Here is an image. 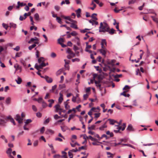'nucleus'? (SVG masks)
Instances as JSON below:
<instances>
[{
    "label": "nucleus",
    "instance_id": "f257e3e1",
    "mask_svg": "<svg viewBox=\"0 0 158 158\" xmlns=\"http://www.w3.org/2000/svg\"><path fill=\"white\" fill-rule=\"evenodd\" d=\"M103 24L102 22L100 23V26L99 27V32H105L108 31V29H110V27L106 23V22H103Z\"/></svg>",
    "mask_w": 158,
    "mask_h": 158
},
{
    "label": "nucleus",
    "instance_id": "f03ea898",
    "mask_svg": "<svg viewBox=\"0 0 158 158\" xmlns=\"http://www.w3.org/2000/svg\"><path fill=\"white\" fill-rule=\"evenodd\" d=\"M46 66V64L43 62L40 65H37V64H36L35 65V68L37 69L38 70L39 69H41L44 67Z\"/></svg>",
    "mask_w": 158,
    "mask_h": 158
},
{
    "label": "nucleus",
    "instance_id": "7ed1b4c3",
    "mask_svg": "<svg viewBox=\"0 0 158 158\" xmlns=\"http://www.w3.org/2000/svg\"><path fill=\"white\" fill-rule=\"evenodd\" d=\"M15 119L19 123H22L23 119L21 118L20 116L18 114L16 115Z\"/></svg>",
    "mask_w": 158,
    "mask_h": 158
},
{
    "label": "nucleus",
    "instance_id": "20e7f679",
    "mask_svg": "<svg viewBox=\"0 0 158 158\" xmlns=\"http://www.w3.org/2000/svg\"><path fill=\"white\" fill-rule=\"evenodd\" d=\"M60 40L61 41V42H64V40L62 38H60L58 40V44L61 45V47L63 48H65L67 46L66 45H65L63 43H62L61 42H60Z\"/></svg>",
    "mask_w": 158,
    "mask_h": 158
},
{
    "label": "nucleus",
    "instance_id": "39448f33",
    "mask_svg": "<svg viewBox=\"0 0 158 158\" xmlns=\"http://www.w3.org/2000/svg\"><path fill=\"white\" fill-rule=\"evenodd\" d=\"M66 52L67 53L72 55L73 57H74L75 56V54L73 52L71 49L69 48H67L66 51Z\"/></svg>",
    "mask_w": 158,
    "mask_h": 158
},
{
    "label": "nucleus",
    "instance_id": "423d86ee",
    "mask_svg": "<svg viewBox=\"0 0 158 158\" xmlns=\"http://www.w3.org/2000/svg\"><path fill=\"white\" fill-rule=\"evenodd\" d=\"M126 129L127 131H135L134 128L133 127L132 125L131 124H130L128 126Z\"/></svg>",
    "mask_w": 158,
    "mask_h": 158
},
{
    "label": "nucleus",
    "instance_id": "0eeeda50",
    "mask_svg": "<svg viewBox=\"0 0 158 158\" xmlns=\"http://www.w3.org/2000/svg\"><path fill=\"white\" fill-rule=\"evenodd\" d=\"M45 79L46 81L48 83H51L53 81L52 79L51 78L47 76H45Z\"/></svg>",
    "mask_w": 158,
    "mask_h": 158
},
{
    "label": "nucleus",
    "instance_id": "6e6552de",
    "mask_svg": "<svg viewBox=\"0 0 158 158\" xmlns=\"http://www.w3.org/2000/svg\"><path fill=\"white\" fill-rule=\"evenodd\" d=\"M100 53L102 54V55L104 56L105 57L106 56V49H100L99 50Z\"/></svg>",
    "mask_w": 158,
    "mask_h": 158
},
{
    "label": "nucleus",
    "instance_id": "1a4fd4ad",
    "mask_svg": "<svg viewBox=\"0 0 158 158\" xmlns=\"http://www.w3.org/2000/svg\"><path fill=\"white\" fill-rule=\"evenodd\" d=\"M94 82H95V84L96 85V86L97 87H99V89H100V90H101L102 89L101 88V84H100V81H97L95 80L94 81Z\"/></svg>",
    "mask_w": 158,
    "mask_h": 158
},
{
    "label": "nucleus",
    "instance_id": "9d476101",
    "mask_svg": "<svg viewBox=\"0 0 158 158\" xmlns=\"http://www.w3.org/2000/svg\"><path fill=\"white\" fill-rule=\"evenodd\" d=\"M107 123V121H106L105 123L101 127H100L99 128V129L100 130H103L104 128H106L107 127L106 124Z\"/></svg>",
    "mask_w": 158,
    "mask_h": 158
},
{
    "label": "nucleus",
    "instance_id": "9b49d317",
    "mask_svg": "<svg viewBox=\"0 0 158 158\" xmlns=\"http://www.w3.org/2000/svg\"><path fill=\"white\" fill-rule=\"evenodd\" d=\"M107 121H109L110 124L111 125H114L115 123H118L116 121L110 118L108 119Z\"/></svg>",
    "mask_w": 158,
    "mask_h": 158
},
{
    "label": "nucleus",
    "instance_id": "f8f14e48",
    "mask_svg": "<svg viewBox=\"0 0 158 158\" xmlns=\"http://www.w3.org/2000/svg\"><path fill=\"white\" fill-rule=\"evenodd\" d=\"M108 31H107V32H108L110 34L112 35L114 33L115 30L113 28H112L110 31V29H108Z\"/></svg>",
    "mask_w": 158,
    "mask_h": 158
},
{
    "label": "nucleus",
    "instance_id": "ddd939ff",
    "mask_svg": "<svg viewBox=\"0 0 158 158\" xmlns=\"http://www.w3.org/2000/svg\"><path fill=\"white\" fill-rule=\"evenodd\" d=\"M128 91V90L124 91L123 92L121 93V95H123L125 97H129L130 96V94H125V93L126 92H127Z\"/></svg>",
    "mask_w": 158,
    "mask_h": 158
},
{
    "label": "nucleus",
    "instance_id": "4468645a",
    "mask_svg": "<svg viewBox=\"0 0 158 158\" xmlns=\"http://www.w3.org/2000/svg\"><path fill=\"white\" fill-rule=\"evenodd\" d=\"M75 23H71L70 27L76 29H78V27H77V26L75 24Z\"/></svg>",
    "mask_w": 158,
    "mask_h": 158
},
{
    "label": "nucleus",
    "instance_id": "2eb2a0df",
    "mask_svg": "<svg viewBox=\"0 0 158 158\" xmlns=\"http://www.w3.org/2000/svg\"><path fill=\"white\" fill-rule=\"evenodd\" d=\"M15 81L17 84H20L22 82V79L20 77H18L17 79L15 80Z\"/></svg>",
    "mask_w": 158,
    "mask_h": 158
},
{
    "label": "nucleus",
    "instance_id": "dca6fc26",
    "mask_svg": "<svg viewBox=\"0 0 158 158\" xmlns=\"http://www.w3.org/2000/svg\"><path fill=\"white\" fill-rule=\"evenodd\" d=\"M54 133V131L53 130L49 129H47L45 132V133L47 134L49 133L53 134Z\"/></svg>",
    "mask_w": 158,
    "mask_h": 158
},
{
    "label": "nucleus",
    "instance_id": "f3484780",
    "mask_svg": "<svg viewBox=\"0 0 158 158\" xmlns=\"http://www.w3.org/2000/svg\"><path fill=\"white\" fill-rule=\"evenodd\" d=\"M10 27L11 28H16L17 25L16 24H15L13 23H10Z\"/></svg>",
    "mask_w": 158,
    "mask_h": 158
},
{
    "label": "nucleus",
    "instance_id": "a211bd4d",
    "mask_svg": "<svg viewBox=\"0 0 158 158\" xmlns=\"http://www.w3.org/2000/svg\"><path fill=\"white\" fill-rule=\"evenodd\" d=\"M48 101L50 103L48 105V106L50 107H52V104L54 102V100L53 99H49L48 100Z\"/></svg>",
    "mask_w": 158,
    "mask_h": 158
},
{
    "label": "nucleus",
    "instance_id": "6ab92c4d",
    "mask_svg": "<svg viewBox=\"0 0 158 158\" xmlns=\"http://www.w3.org/2000/svg\"><path fill=\"white\" fill-rule=\"evenodd\" d=\"M106 154L108 155V158H113V157L114 154L111 153L109 152H106Z\"/></svg>",
    "mask_w": 158,
    "mask_h": 158
},
{
    "label": "nucleus",
    "instance_id": "aec40b11",
    "mask_svg": "<svg viewBox=\"0 0 158 158\" xmlns=\"http://www.w3.org/2000/svg\"><path fill=\"white\" fill-rule=\"evenodd\" d=\"M12 150L10 148H8L6 152V153L8 154V156L11 154Z\"/></svg>",
    "mask_w": 158,
    "mask_h": 158
},
{
    "label": "nucleus",
    "instance_id": "412c9836",
    "mask_svg": "<svg viewBox=\"0 0 158 158\" xmlns=\"http://www.w3.org/2000/svg\"><path fill=\"white\" fill-rule=\"evenodd\" d=\"M147 13H152L156 15V14L155 12V11L152 9H149L148 10V12Z\"/></svg>",
    "mask_w": 158,
    "mask_h": 158
},
{
    "label": "nucleus",
    "instance_id": "4be33fe9",
    "mask_svg": "<svg viewBox=\"0 0 158 158\" xmlns=\"http://www.w3.org/2000/svg\"><path fill=\"white\" fill-rule=\"evenodd\" d=\"M11 98L10 97L7 98L6 100V102L7 104H9L10 103Z\"/></svg>",
    "mask_w": 158,
    "mask_h": 158
},
{
    "label": "nucleus",
    "instance_id": "5701e85b",
    "mask_svg": "<svg viewBox=\"0 0 158 158\" xmlns=\"http://www.w3.org/2000/svg\"><path fill=\"white\" fill-rule=\"evenodd\" d=\"M34 18L36 20H39V15L37 13H35V14Z\"/></svg>",
    "mask_w": 158,
    "mask_h": 158
},
{
    "label": "nucleus",
    "instance_id": "b1692460",
    "mask_svg": "<svg viewBox=\"0 0 158 158\" xmlns=\"http://www.w3.org/2000/svg\"><path fill=\"white\" fill-rule=\"evenodd\" d=\"M152 18V20L156 23H158V18H157L155 17L154 16H151V17Z\"/></svg>",
    "mask_w": 158,
    "mask_h": 158
},
{
    "label": "nucleus",
    "instance_id": "393cba45",
    "mask_svg": "<svg viewBox=\"0 0 158 158\" xmlns=\"http://www.w3.org/2000/svg\"><path fill=\"white\" fill-rule=\"evenodd\" d=\"M94 15L96 16V15H97V14H96V13H94L92 14L91 17L95 20H97L98 18L94 16Z\"/></svg>",
    "mask_w": 158,
    "mask_h": 158
},
{
    "label": "nucleus",
    "instance_id": "a878e982",
    "mask_svg": "<svg viewBox=\"0 0 158 158\" xmlns=\"http://www.w3.org/2000/svg\"><path fill=\"white\" fill-rule=\"evenodd\" d=\"M61 129L63 132H65L68 129V127L67 126H61Z\"/></svg>",
    "mask_w": 158,
    "mask_h": 158
},
{
    "label": "nucleus",
    "instance_id": "bb28decb",
    "mask_svg": "<svg viewBox=\"0 0 158 158\" xmlns=\"http://www.w3.org/2000/svg\"><path fill=\"white\" fill-rule=\"evenodd\" d=\"M130 89V87L128 85H126L123 88V90L124 91L128 90Z\"/></svg>",
    "mask_w": 158,
    "mask_h": 158
},
{
    "label": "nucleus",
    "instance_id": "cd10ccee",
    "mask_svg": "<svg viewBox=\"0 0 158 158\" xmlns=\"http://www.w3.org/2000/svg\"><path fill=\"white\" fill-rule=\"evenodd\" d=\"M64 107L66 109H68L69 108H70V106L69 105H68V103L67 102H64Z\"/></svg>",
    "mask_w": 158,
    "mask_h": 158
},
{
    "label": "nucleus",
    "instance_id": "c85d7f7f",
    "mask_svg": "<svg viewBox=\"0 0 158 158\" xmlns=\"http://www.w3.org/2000/svg\"><path fill=\"white\" fill-rule=\"evenodd\" d=\"M60 106L59 104H56L55 106L54 107L56 109V112H57L58 111V110L60 109Z\"/></svg>",
    "mask_w": 158,
    "mask_h": 158
},
{
    "label": "nucleus",
    "instance_id": "c756f323",
    "mask_svg": "<svg viewBox=\"0 0 158 158\" xmlns=\"http://www.w3.org/2000/svg\"><path fill=\"white\" fill-rule=\"evenodd\" d=\"M48 106V105L44 101L42 102V106L43 107V108H45L46 107Z\"/></svg>",
    "mask_w": 158,
    "mask_h": 158
},
{
    "label": "nucleus",
    "instance_id": "7c9ffc66",
    "mask_svg": "<svg viewBox=\"0 0 158 158\" xmlns=\"http://www.w3.org/2000/svg\"><path fill=\"white\" fill-rule=\"evenodd\" d=\"M75 116V115L72 114H71L69 115V117L68 119V122H69L70 120L72 118H73Z\"/></svg>",
    "mask_w": 158,
    "mask_h": 158
},
{
    "label": "nucleus",
    "instance_id": "2f4dec72",
    "mask_svg": "<svg viewBox=\"0 0 158 158\" xmlns=\"http://www.w3.org/2000/svg\"><path fill=\"white\" fill-rule=\"evenodd\" d=\"M36 45L35 44H33L31 46H29L28 47V49L29 50H31L32 48H34Z\"/></svg>",
    "mask_w": 158,
    "mask_h": 158
},
{
    "label": "nucleus",
    "instance_id": "473e14b6",
    "mask_svg": "<svg viewBox=\"0 0 158 158\" xmlns=\"http://www.w3.org/2000/svg\"><path fill=\"white\" fill-rule=\"evenodd\" d=\"M6 123V122L5 120L2 119H0V125H2L4 123Z\"/></svg>",
    "mask_w": 158,
    "mask_h": 158
},
{
    "label": "nucleus",
    "instance_id": "72a5a7b5",
    "mask_svg": "<svg viewBox=\"0 0 158 158\" xmlns=\"http://www.w3.org/2000/svg\"><path fill=\"white\" fill-rule=\"evenodd\" d=\"M88 138L90 139L92 141H96L97 140V139L93 138L91 135H89V136H88Z\"/></svg>",
    "mask_w": 158,
    "mask_h": 158
},
{
    "label": "nucleus",
    "instance_id": "f704fd0d",
    "mask_svg": "<svg viewBox=\"0 0 158 158\" xmlns=\"http://www.w3.org/2000/svg\"><path fill=\"white\" fill-rule=\"evenodd\" d=\"M32 122V120L31 119H27L26 121L25 122V124H29V123H31Z\"/></svg>",
    "mask_w": 158,
    "mask_h": 158
},
{
    "label": "nucleus",
    "instance_id": "c9c22d12",
    "mask_svg": "<svg viewBox=\"0 0 158 158\" xmlns=\"http://www.w3.org/2000/svg\"><path fill=\"white\" fill-rule=\"evenodd\" d=\"M56 19L57 20V22L59 23L60 24H61L62 23V22L61 21V19L59 17H56Z\"/></svg>",
    "mask_w": 158,
    "mask_h": 158
},
{
    "label": "nucleus",
    "instance_id": "e433bc0d",
    "mask_svg": "<svg viewBox=\"0 0 158 158\" xmlns=\"http://www.w3.org/2000/svg\"><path fill=\"white\" fill-rule=\"evenodd\" d=\"M88 33H93L92 32L89 31V32H87V33H86L85 34V35L86 36H87V37H84V40H86L88 38H89V35H88Z\"/></svg>",
    "mask_w": 158,
    "mask_h": 158
},
{
    "label": "nucleus",
    "instance_id": "4c0bfd02",
    "mask_svg": "<svg viewBox=\"0 0 158 158\" xmlns=\"http://www.w3.org/2000/svg\"><path fill=\"white\" fill-rule=\"evenodd\" d=\"M65 86L64 84L60 85H59V89H61L65 87Z\"/></svg>",
    "mask_w": 158,
    "mask_h": 158
},
{
    "label": "nucleus",
    "instance_id": "58836bf2",
    "mask_svg": "<svg viewBox=\"0 0 158 158\" xmlns=\"http://www.w3.org/2000/svg\"><path fill=\"white\" fill-rule=\"evenodd\" d=\"M21 54H22V52H17L15 54V57H19L21 56Z\"/></svg>",
    "mask_w": 158,
    "mask_h": 158
},
{
    "label": "nucleus",
    "instance_id": "ea45409f",
    "mask_svg": "<svg viewBox=\"0 0 158 158\" xmlns=\"http://www.w3.org/2000/svg\"><path fill=\"white\" fill-rule=\"evenodd\" d=\"M136 75H138L139 73V76H141V73L140 72L139 69H136Z\"/></svg>",
    "mask_w": 158,
    "mask_h": 158
},
{
    "label": "nucleus",
    "instance_id": "a19ab883",
    "mask_svg": "<svg viewBox=\"0 0 158 158\" xmlns=\"http://www.w3.org/2000/svg\"><path fill=\"white\" fill-rule=\"evenodd\" d=\"M71 35L73 36H76L77 35V33L75 31H73L70 33Z\"/></svg>",
    "mask_w": 158,
    "mask_h": 158
},
{
    "label": "nucleus",
    "instance_id": "79ce46f5",
    "mask_svg": "<svg viewBox=\"0 0 158 158\" xmlns=\"http://www.w3.org/2000/svg\"><path fill=\"white\" fill-rule=\"evenodd\" d=\"M80 60L78 58H75L72 59V61L73 62H74L75 61L79 62Z\"/></svg>",
    "mask_w": 158,
    "mask_h": 158
},
{
    "label": "nucleus",
    "instance_id": "37998d69",
    "mask_svg": "<svg viewBox=\"0 0 158 158\" xmlns=\"http://www.w3.org/2000/svg\"><path fill=\"white\" fill-rule=\"evenodd\" d=\"M73 49L74 50L75 52L77 50H79V48L75 45L73 46Z\"/></svg>",
    "mask_w": 158,
    "mask_h": 158
},
{
    "label": "nucleus",
    "instance_id": "c03bdc74",
    "mask_svg": "<svg viewBox=\"0 0 158 158\" xmlns=\"http://www.w3.org/2000/svg\"><path fill=\"white\" fill-rule=\"evenodd\" d=\"M35 41V40L34 38H31L30 40L28 41V43L29 44H31L33 42Z\"/></svg>",
    "mask_w": 158,
    "mask_h": 158
},
{
    "label": "nucleus",
    "instance_id": "a18cd8bd",
    "mask_svg": "<svg viewBox=\"0 0 158 158\" xmlns=\"http://www.w3.org/2000/svg\"><path fill=\"white\" fill-rule=\"evenodd\" d=\"M61 117L59 116L57 114H56L54 116V118L55 119H56L58 118H60Z\"/></svg>",
    "mask_w": 158,
    "mask_h": 158
},
{
    "label": "nucleus",
    "instance_id": "49530a36",
    "mask_svg": "<svg viewBox=\"0 0 158 158\" xmlns=\"http://www.w3.org/2000/svg\"><path fill=\"white\" fill-rule=\"evenodd\" d=\"M31 15V12H28L27 13H25L24 15V17H27V16H30V15Z\"/></svg>",
    "mask_w": 158,
    "mask_h": 158
},
{
    "label": "nucleus",
    "instance_id": "de8ad7c7",
    "mask_svg": "<svg viewBox=\"0 0 158 158\" xmlns=\"http://www.w3.org/2000/svg\"><path fill=\"white\" fill-rule=\"evenodd\" d=\"M156 143H149L148 144H143V146H151L152 145H153L155 144Z\"/></svg>",
    "mask_w": 158,
    "mask_h": 158
},
{
    "label": "nucleus",
    "instance_id": "09e8293b",
    "mask_svg": "<svg viewBox=\"0 0 158 158\" xmlns=\"http://www.w3.org/2000/svg\"><path fill=\"white\" fill-rule=\"evenodd\" d=\"M81 10L80 8L78 9L77 10H76V14H81Z\"/></svg>",
    "mask_w": 158,
    "mask_h": 158
},
{
    "label": "nucleus",
    "instance_id": "8fccbe9b",
    "mask_svg": "<svg viewBox=\"0 0 158 158\" xmlns=\"http://www.w3.org/2000/svg\"><path fill=\"white\" fill-rule=\"evenodd\" d=\"M100 115V113H95L94 114L95 116L94 118H97L99 117Z\"/></svg>",
    "mask_w": 158,
    "mask_h": 158
},
{
    "label": "nucleus",
    "instance_id": "3c124183",
    "mask_svg": "<svg viewBox=\"0 0 158 158\" xmlns=\"http://www.w3.org/2000/svg\"><path fill=\"white\" fill-rule=\"evenodd\" d=\"M32 107L33 110L34 111H37V109L36 107L34 105H33L32 106Z\"/></svg>",
    "mask_w": 158,
    "mask_h": 158
},
{
    "label": "nucleus",
    "instance_id": "603ef678",
    "mask_svg": "<svg viewBox=\"0 0 158 158\" xmlns=\"http://www.w3.org/2000/svg\"><path fill=\"white\" fill-rule=\"evenodd\" d=\"M27 18V17H24V18L23 16L21 15H20L19 17V20L20 21H23L24 19H25Z\"/></svg>",
    "mask_w": 158,
    "mask_h": 158
},
{
    "label": "nucleus",
    "instance_id": "864d4df0",
    "mask_svg": "<svg viewBox=\"0 0 158 158\" xmlns=\"http://www.w3.org/2000/svg\"><path fill=\"white\" fill-rule=\"evenodd\" d=\"M36 115L37 117L39 118H40L42 116V114L40 112H38L36 113Z\"/></svg>",
    "mask_w": 158,
    "mask_h": 158
},
{
    "label": "nucleus",
    "instance_id": "5fc2aeb1",
    "mask_svg": "<svg viewBox=\"0 0 158 158\" xmlns=\"http://www.w3.org/2000/svg\"><path fill=\"white\" fill-rule=\"evenodd\" d=\"M19 6L20 7H22L24 6H25L26 5V4L25 3H23V2H20L19 3Z\"/></svg>",
    "mask_w": 158,
    "mask_h": 158
},
{
    "label": "nucleus",
    "instance_id": "6e6d98bb",
    "mask_svg": "<svg viewBox=\"0 0 158 158\" xmlns=\"http://www.w3.org/2000/svg\"><path fill=\"white\" fill-rule=\"evenodd\" d=\"M51 56L52 58H55L56 56V54L54 52H52L51 54Z\"/></svg>",
    "mask_w": 158,
    "mask_h": 158
},
{
    "label": "nucleus",
    "instance_id": "4d7b16f0",
    "mask_svg": "<svg viewBox=\"0 0 158 158\" xmlns=\"http://www.w3.org/2000/svg\"><path fill=\"white\" fill-rule=\"evenodd\" d=\"M56 27V26L51 23L50 25V28L51 29H54Z\"/></svg>",
    "mask_w": 158,
    "mask_h": 158
},
{
    "label": "nucleus",
    "instance_id": "13d9d810",
    "mask_svg": "<svg viewBox=\"0 0 158 158\" xmlns=\"http://www.w3.org/2000/svg\"><path fill=\"white\" fill-rule=\"evenodd\" d=\"M45 131L44 127H42L40 130V132L41 133H43Z\"/></svg>",
    "mask_w": 158,
    "mask_h": 158
},
{
    "label": "nucleus",
    "instance_id": "bf43d9fd",
    "mask_svg": "<svg viewBox=\"0 0 158 158\" xmlns=\"http://www.w3.org/2000/svg\"><path fill=\"white\" fill-rule=\"evenodd\" d=\"M68 155L70 157H71L72 158H73V154L70 151L68 152Z\"/></svg>",
    "mask_w": 158,
    "mask_h": 158
},
{
    "label": "nucleus",
    "instance_id": "052dcab7",
    "mask_svg": "<svg viewBox=\"0 0 158 158\" xmlns=\"http://www.w3.org/2000/svg\"><path fill=\"white\" fill-rule=\"evenodd\" d=\"M55 9L57 11H58L60 9V7L58 6H54Z\"/></svg>",
    "mask_w": 158,
    "mask_h": 158
},
{
    "label": "nucleus",
    "instance_id": "680f3d73",
    "mask_svg": "<svg viewBox=\"0 0 158 158\" xmlns=\"http://www.w3.org/2000/svg\"><path fill=\"white\" fill-rule=\"evenodd\" d=\"M49 119L48 118L44 122V124H47L49 123Z\"/></svg>",
    "mask_w": 158,
    "mask_h": 158
},
{
    "label": "nucleus",
    "instance_id": "e2e57ef3",
    "mask_svg": "<svg viewBox=\"0 0 158 158\" xmlns=\"http://www.w3.org/2000/svg\"><path fill=\"white\" fill-rule=\"evenodd\" d=\"M63 100V97H59L58 99V101L59 103H61L62 102Z\"/></svg>",
    "mask_w": 158,
    "mask_h": 158
},
{
    "label": "nucleus",
    "instance_id": "0e129e2a",
    "mask_svg": "<svg viewBox=\"0 0 158 158\" xmlns=\"http://www.w3.org/2000/svg\"><path fill=\"white\" fill-rule=\"evenodd\" d=\"M122 10V9H119V10H117L116 9V8H115L114 9V11L115 12V13H118V12H119V11H121Z\"/></svg>",
    "mask_w": 158,
    "mask_h": 158
},
{
    "label": "nucleus",
    "instance_id": "69168bd1",
    "mask_svg": "<svg viewBox=\"0 0 158 158\" xmlns=\"http://www.w3.org/2000/svg\"><path fill=\"white\" fill-rule=\"evenodd\" d=\"M20 49V47L19 46H17L15 48H14V50L16 51H18Z\"/></svg>",
    "mask_w": 158,
    "mask_h": 158
},
{
    "label": "nucleus",
    "instance_id": "338daca9",
    "mask_svg": "<svg viewBox=\"0 0 158 158\" xmlns=\"http://www.w3.org/2000/svg\"><path fill=\"white\" fill-rule=\"evenodd\" d=\"M8 47V45H7V44H5L4 45L3 47V50H6Z\"/></svg>",
    "mask_w": 158,
    "mask_h": 158
},
{
    "label": "nucleus",
    "instance_id": "774afa93",
    "mask_svg": "<svg viewBox=\"0 0 158 158\" xmlns=\"http://www.w3.org/2000/svg\"><path fill=\"white\" fill-rule=\"evenodd\" d=\"M60 157V155L59 154L55 155L53 156L54 158H59Z\"/></svg>",
    "mask_w": 158,
    "mask_h": 158
}]
</instances>
